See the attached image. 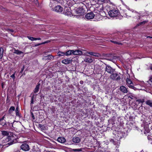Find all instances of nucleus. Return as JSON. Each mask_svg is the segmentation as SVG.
Instances as JSON below:
<instances>
[{"instance_id": "nucleus-30", "label": "nucleus", "mask_w": 152, "mask_h": 152, "mask_svg": "<svg viewBox=\"0 0 152 152\" xmlns=\"http://www.w3.org/2000/svg\"><path fill=\"white\" fill-rule=\"evenodd\" d=\"M27 37L29 39L31 40V41H33L35 40V38L29 36H27Z\"/></svg>"}, {"instance_id": "nucleus-24", "label": "nucleus", "mask_w": 152, "mask_h": 152, "mask_svg": "<svg viewBox=\"0 0 152 152\" xmlns=\"http://www.w3.org/2000/svg\"><path fill=\"white\" fill-rule=\"evenodd\" d=\"M110 41L113 43H114L115 44H117L118 45H121L122 44L120 42H118L117 41H115L114 40H110Z\"/></svg>"}, {"instance_id": "nucleus-22", "label": "nucleus", "mask_w": 152, "mask_h": 152, "mask_svg": "<svg viewBox=\"0 0 152 152\" xmlns=\"http://www.w3.org/2000/svg\"><path fill=\"white\" fill-rule=\"evenodd\" d=\"M4 52V50L2 48H0V59H2L3 57V54Z\"/></svg>"}, {"instance_id": "nucleus-9", "label": "nucleus", "mask_w": 152, "mask_h": 152, "mask_svg": "<svg viewBox=\"0 0 152 152\" xmlns=\"http://www.w3.org/2000/svg\"><path fill=\"white\" fill-rule=\"evenodd\" d=\"M72 61V60L69 59H65L63 60L62 63L64 64H70Z\"/></svg>"}, {"instance_id": "nucleus-5", "label": "nucleus", "mask_w": 152, "mask_h": 152, "mask_svg": "<svg viewBox=\"0 0 152 152\" xmlns=\"http://www.w3.org/2000/svg\"><path fill=\"white\" fill-rule=\"evenodd\" d=\"M95 16L93 12L87 13L85 15V18L87 19L90 20L93 19Z\"/></svg>"}, {"instance_id": "nucleus-12", "label": "nucleus", "mask_w": 152, "mask_h": 152, "mask_svg": "<svg viewBox=\"0 0 152 152\" xmlns=\"http://www.w3.org/2000/svg\"><path fill=\"white\" fill-rule=\"evenodd\" d=\"M57 141L61 143H64L66 142L65 139L62 137H59L57 139Z\"/></svg>"}, {"instance_id": "nucleus-34", "label": "nucleus", "mask_w": 152, "mask_h": 152, "mask_svg": "<svg viewBox=\"0 0 152 152\" xmlns=\"http://www.w3.org/2000/svg\"><path fill=\"white\" fill-rule=\"evenodd\" d=\"M110 142H112L114 145H116V143L115 141L113 139H111L110 140Z\"/></svg>"}, {"instance_id": "nucleus-25", "label": "nucleus", "mask_w": 152, "mask_h": 152, "mask_svg": "<svg viewBox=\"0 0 152 152\" xmlns=\"http://www.w3.org/2000/svg\"><path fill=\"white\" fill-rule=\"evenodd\" d=\"M65 53L64 52L59 51L58 53V55L60 57L64 55Z\"/></svg>"}, {"instance_id": "nucleus-3", "label": "nucleus", "mask_w": 152, "mask_h": 152, "mask_svg": "<svg viewBox=\"0 0 152 152\" xmlns=\"http://www.w3.org/2000/svg\"><path fill=\"white\" fill-rule=\"evenodd\" d=\"M105 71L107 73L111 74L113 72H115V69L112 67L110 66L107 64H105Z\"/></svg>"}, {"instance_id": "nucleus-11", "label": "nucleus", "mask_w": 152, "mask_h": 152, "mask_svg": "<svg viewBox=\"0 0 152 152\" xmlns=\"http://www.w3.org/2000/svg\"><path fill=\"white\" fill-rule=\"evenodd\" d=\"M120 90L121 91L124 93H126L128 92L127 88L124 86H121L120 87Z\"/></svg>"}, {"instance_id": "nucleus-15", "label": "nucleus", "mask_w": 152, "mask_h": 152, "mask_svg": "<svg viewBox=\"0 0 152 152\" xmlns=\"http://www.w3.org/2000/svg\"><path fill=\"white\" fill-rule=\"evenodd\" d=\"M5 115H4L0 119V124L2 125L3 126H7V124L6 122L4 120V123H1V121H2L4 120L5 118Z\"/></svg>"}, {"instance_id": "nucleus-17", "label": "nucleus", "mask_w": 152, "mask_h": 152, "mask_svg": "<svg viewBox=\"0 0 152 152\" xmlns=\"http://www.w3.org/2000/svg\"><path fill=\"white\" fill-rule=\"evenodd\" d=\"M145 103L147 105L150 106V107H152V100H147L145 101Z\"/></svg>"}, {"instance_id": "nucleus-10", "label": "nucleus", "mask_w": 152, "mask_h": 152, "mask_svg": "<svg viewBox=\"0 0 152 152\" xmlns=\"http://www.w3.org/2000/svg\"><path fill=\"white\" fill-rule=\"evenodd\" d=\"M77 12L80 15H83L84 13V10L82 7L79 8L78 9Z\"/></svg>"}, {"instance_id": "nucleus-31", "label": "nucleus", "mask_w": 152, "mask_h": 152, "mask_svg": "<svg viewBox=\"0 0 152 152\" xmlns=\"http://www.w3.org/2000/svg\"><path fill=\"white\" fill-rule=\"evenodd\" d=\"M93 56L96 57H99L100 56V54L98 53H93Z\"/></svg>"}, {"instance_id": "nucleus-19", "label": "nucleus", "mask_w": 152, "mask_h": 152, "mask_svg": "<svg viewBox=\"0 0 152 152\" xmlns=\"http://www.w3.org/2000/svg\"><path fill=\"white\" fill-rule=\"evenodd\" d=\"M15 110V107L14 106L11 107L9 109V113L10 114H11L13 112V111H14Z\"/></svg>"}, {"instance_id": "nucleus-38", "label": "nucleus", "mask_w": 152, "mask_h": 152, "mask_svg": "<svg viewBox=\"0 0 152 152\" xmlns=\"http://www.w3.org/2000/svg\"><path fill=\"white\" fill-rule=\"evenodd\" d=\"M15 72L12 75H11V76H10V77L13 78V79H14L15 78Z\"/></svg>"}, {"instance_id": "nucleus-39", "label": "nucleus", "mask_w": 152, "mask_h": 152, "mask_svg": "<svg viewBox=\"0 0 152 152\" xmlns=\"http://www.w3.org/2000/svg\"><path fill=\"white\" fill-rule=\"evenodd\" d=\"M31 115L32 117V119L33 120H34L35 119V118L34 115L33 113L32 112H31Z\"/></svg>"}, {"instance_id": "nucleus-40", "label": "nucleus", "mask_w": 152, "mask_h": 152, "mask_svg": "<svg viewBox=\"0 0 152 152\" xmlns=\"http://www.w3.org/2000/svg\"><path fill=\"white\" fill-rule=\"evenodd\" d=\"M71 12L70 11L68 12L65 13V14L66 15H70V14Z\"/></svg>"}, {"instance_id": "nucleus-48", "label": "nucleus", "mask_w": 152, "mask_h": 152, "mask_svg": "<svg viewBox=\"0 0 152 152\" xmlns=\"http://www.w3.org/2000/svg\"><path fill=\"white\" fill-rule=\"evenodd\" d=\"M150 69H151L152 70V65L150 66Z\"/></svg>"}, {"instance_id": "nucleus-51", "label": "nucleus", "mask_w": 152, "mask_h": 152, "mask_svg": "<svg viewBox=\"0 0 152 152\" xmlns=\"http://www.w3.org/2000/svg\"><path fill=\"white\" fill-rule=\"evenodd\" d=\"M149 37V38H152V37H150V36H148V37Z\"/></svg>"}, {"instance_id": "nucleus-32", "label": "nucleus", "mask_w": 152, "mask_h": 152, "mask_svg": "<svg viewBox=\"0 0 152 152\" xmlns=\"http://www.w3.org/2000/svg\"><path fill=\"white\" fill-rule=\"evenodd\" d=\"M137 102H139V103H143L144 102V99H138L137 100Z\"/></svg>"}, {"instance_id": "nucleus-53", "label": "nucleus", "mask_w": 152, "mask_h": 152, "mask_svg": "<svg viewBox=\"0 0 152 152\" xmlns=\"http://www.w3.org/2000/svg\"><path fill=\"white\" fill-rule=\"evenodd\" d=\"M1 123H4V122H2V121H1Z\"/></svg>"}, {"instance_id": "nucleus-16", "label": "nucleus", "mask_w": 152, "mask_h": 152, "mask_svg": "<svg viewBox=\"0 0 152 152\" xmlns=\"http://www.w3.org/2000/svg\"><path fill=\"white\" fill-rule=\"evenodd\" d=\"M53 58V56L51 55H49L48 56H45L43 59L44 60H50Z\"/></svg>"}, {"instance_id": "nucleus-20", "label": "nucleus", "mask_w": 152, "mask_h": 152, "mask_svg": "<svg viewBox=\"0 0 152 152\" xmlns=\"http://www.w3.org/2000/svg\"><path fill=\"white\" fill-rule=\"evenodd\" d=\"M14 53L18 55H20L21 53H23V52L22 51H21L20 50H16L15 49L14 50Z\"/></svg>"}, {"instance_id": "nucleus-47", "label": "nucleus", "mask_w": 152, "mask_h": 152, "mask_svg": "<svg viewBox=\"0 0 152 152\" xmlns=\"http://www.w3.org/2000/svg\"><path fill=\"white\" fill-rule=\"evenodd\" d=\"M107 0H100L102 2H105Z\"/></svg>"}, {"instance_id": "nucleus-7", "label": "nucleus", "mask_w": 152, "mask_h": 152, "mask_svg": "<svg viewBox=\"0 0 152 152\" xmlns=\"http://www.w3.org/2000/svg\"><path fill=\"white\" fill-rule=\"evenodd\" d=\"M54 10L56 12H61L63 11V8L59 5H57L54 8Z\"/></svg>"}, {"instance_id": "nucleus-33", "label": "nucleus", "mask_w": 152, "mask_h": 152, "mask_svg": "<svg viewBox=\"0 0 152 152\" xmlns=\"http://www.w3.org/2000/svg\"><path fill=\"white\" fill-rule=\"evenodd\" d=\"M128 86L129 87H130L132 89H134V87L133 86V84H132H132H129V85H128Z\"/></svg>"}, {"instance_id": "nucleus-4", "label": "nucleus", "mask_w": 152, "mask_h": 152, "mask_svg": "<svg viewBox=\"0 0 152 152\" xmlns=\"http://www.w3.org/2000/svg\"><path fill=\"white\" fill-rule=\"evenodd\" d=\"M108 14L110 17H114L117 16L119 14V13L118 10L113 9L110 10Z\"/></svg>"}, {"instance_id": "nucleus-23", "label": "nucleus", "mask_w": 152, "mask_h": 152, "mask_svg": "<svg viewBox=\"0 0 152 152\" xmlns=\"http://www.w3.org/2000/svg\"><path fill=\"white\" fill-rule=\"evenodd\" d=\"M85 61L86 62L91 63L93 62V60L91 58H87L85 59Z\"/></svg>"}, {"instance_id": "nucleus-6", "label": "nucleus", "mask_w": 152, "mask_h": 152, "mask_svg": "<svg viewBox=\"0 0 152 152\" xmlns=\"http://www.w3.org/2000/svg\"><path fill=\"white\" fill-rule=\"evenodd\" d=\"M21 149L25 151H28L29 150V147L28 145L27 144H22L20 146Z\"/></svg>"}, {"instance_id": "nucleus-50", "label": "nucleus", "mask_w": 152, "mask_h": 152, "mask_svg": "<svg viewBox=\"0 0 152 152\" xmlns=\"http://www.w3.org/2000/svg\"><path fill=\"white\" fill-rule=\"evenodd\" d=\"M105 152H110L109 151H105Z\"/></svg>"}, {"instance_id": "nucleus-2", "label": "nucleus", "mask_w": 152, "mask_h": 152, "mask_svg": "<svg viewBox=\"0 0 152 152\" xmlns=\"http://www.w3.org/2000/svg\"><path fill=\"white\" fill-rule=\"evenodd\" d=\"M110 78L113 80L117 81L121 79V77L119 74L116 72L115 71V72L112 73L109 76Z\"/></svg>"}, {"instance_id": "nucleus-21", "label": "nucleus", "mask_w": 152, "mask_h": 152, "mask_svg": "<svg viewBox=\"0 0 152 152\" xmlns=\"http://www.w3.org/2000/svg\"><path fill=\"white\" fill-rule=\"evenodd\" d=\"M73 52V50H68L66 52L65 54L66 56H69L71 55L72 54H73L72 52Z\"/></svg>"}, {"instance_id": "nucleus-42", "label": "nucleus", "mask_w": 152, "mask_h": 152, "mask_svg": "<svg viewBox=\"0 0 152 152\" xmlns=\"http://www.w3.org/2000/svg\"><path fill=\"white\" fill-rule=\"evenodd\" d=\"M7 31L9 32H14V31L12 29H8L7 30Z\"/></svg>"}, {"instance_id": "nucleus-26", "label": "nucleus", "mask_w": 152, "mask_h": 152, "mask_svg": "<svg viewBox=\"0 0 152 152\" xmlns=\"http://www.w3.org/2000/svg\"><path fill=\"white\" fill-rule=\"evenodd\" d=\"M2 134L3 135L6 136L9 134V133L7 131H2Z\"/></svg>"}, {"instance_id": "nucleus-41", "label": "nucleus", "mask_w": 152, "mask_h": 152, "mask_svg": "<svg viewBox=\"0 0 152 152\" xmlns=\"http://www.w3.org/2000/svg\"><path fill=\"white\" fill-rule=\"evenodd\" d=\"M145 21H143V22H141L139 24H137V26H139L140 25H141L142 24H145Z\"/></svg>"}, {"instance_id": "nucleus-44", "label": "nucleus", "mask_w": 152, "mask_h": 152, "mask_svg": "<svg viewBox=\"0 0 152 152\" xmlns=\"http://www.w3.org/2000/svg\"><path fill=\"white\" fill-rule=\"evenodd\" d=\"M40 39H41V38H35V40H40Z\"/></svg>"}, {"instance_id": "nucleus-45", "label": "nucleus", "mask_w": 152, "mask_h": 152, "mask_svg": "<svg viewBox=\"0 0 152 152\" xmlns=\"http://www.w3.org/2000/svg\"><path fill=\"white\" fill-rule=\"evenodd\" d=\"M83 81L81 80V81H80V84H83Z\"/></svg>"}, {"instance_id": "nucleus-28", "label": "nucleus", "mask_w": 152, "mask_h": 152, "mask_svg": "<svg viewBox=\"0 0 152 152\" xmlns=\"http://www.w3.org/2000/svg\"><path fill=\"white\" fill-rule=\"evenodd\" d=\"M15 112L16 115L18 116H19V110L18 107H17L15 109Z\"/></svg>"}, {"instance_id": "nucleus-43", "label": "nucleus", "mask_w": 152, "mask_h": 152, "mask_svg": "<svg viewBox=\"0 0 152 152\" xmlns=\"http://www.w3.org/2000/svg\"><path fill=\"white\" fill-rule=\"evenodd\" d=\"M88 53L89 54H90V55H93V52H88Z\"/></svg>"}, {"instance_id": "nucleus-37", "label": "nucleus", "mask_w": 152, "mask_h": 152, "mask_svg": "<svg viewBox=\"0 0 152 152\" xmlns=\"http://www.w3.org/2000/svg\"><path fill=\"white\" fill-rule=\"evenodd\" d=\"M148 82L149 83H152V76L150 77V78Z\"/></svg>"}, {"instance_id": "nucleus-46", "label": "nucleus", "mask_w": 152, "mask_h": 152, "mask_svg": "<svg viewBox=\"0 0 152 152\" xmlns=\"http://www.w3.org/2000/svg\"><path fill=\"white\" fill-rule=\"evenodd\" d=\"M7 125H8V126H10V123L9 122H8L7 123Z\"/></svg>"}, {"instance_id": "nucleus-13", "label": "nucleus", "mask_w": 152, "mask_h": 152, "mask_svg": "<svg viewBox=\"0 0 152 152\" xmlns=\"http://www.w3.org/2000/svg\"><path fill=\"white\" fill-rule=\"evenodd\" d=\"M72 53L74 55H80L82 53V52L79 50H73Z\"/></svg>"}, {"instance_id": "nucleus-35", "label": "nucleus", "mask_w": 152, "mask_h": 152, "mask_svg": "<svg viewBox=\"0 0 152 152\" xmlns=\"http://www.w3.org/2000/svg\"><path fill=\"white\" fill-rule=\"evenodd\" d=\"M24 68H25V66H24V65H23V67L21 69V71H20V73H22V72L24 69Z\"/></svg>"}, {"instance_id": "nucleus-27", "label": "nucleus", "mask_w": 152, "mask_h": 152, "mask_svg": "<svg viewBox=\"0 0 152 152\" xmlns=\"http://www.w3.org/2000/svg\"><path fill=\"white\" fill-rule=\"evenodd\" d=\"M83 149V148H80V149H74L72 150V151H82V150Z\"/></svg>"}, {"instance_id": "nucleus-18", "label": "nucleus", "mask_w": 152, "mask_h": 152, "mask_svg": "<svg viewBox=\"0 0 152 152\" xmlns=\"http://www.w3.org/2000/svg\"><path fill=\"white\" fill-rule=\"evenodd\" d=\"M34 94L31 97L30 103V105L31 108L33 106V104H34Z\"/></svg>"}, {"instance_id": "nucleus-29", "label": "nucleus", "mask_w": 152, "mask_h": 152, "mask_svg": "<svg viewBox=\"0 0 152 152\" xmlns=\"http://www.w3.org/2000/svg\"><path fill=\"white\" fill-rule=\"evenodd\" d=\"M126 82L128 85L131 84L132 83L131 80L129 79H127Z\"/></svg>"}, {"instance_id": "nucleus-49", "label": "nucleus", "mask_w": 152, "mask_h": 152, "mask_svg": "<svg viewBox=\"0 0 152 152\" xmlns=\"http://www.w3.org/2000/svg\"><path fill=\"white\" fill-rule=\"evenodd\" d=\"M14 152H20V151L18 150H17V151H14Z\"/></svg>"}, {"instance_id": "nucleus-14", "label": "nucleus", "mask_w": 152, "mask_h": 152, "mask_svg": "<svg viewBox=\"0 0 152 152\" xmlns=\"http://www.w3.org/2000/svg\"><path fill=\"white\" fill-rule=\"evenodd\" d=\"M40 86V83H38L37 84V85L36 87L35 88L34 90V93H36L38 92L39 90Z\"/></svg>"}, {"instance_id": "nucleus-36", "label": "nucleus", "mask_w": 152, "mask_h": 152, "mask_svg": "<svg viewBox=\"0 0 152 152\" xmlns=\"http://www.w3.org/2000/svg\"><path fill=\"white\" fill-rule=\"evenodd\" d=\"M49 42H50V41H47L45 42H42V43H41L39 44V45H42V44H45V43H48Z\"/></svg>"}, {"instance_id": "nucleus-1", "label": "nucleus", "mask_w": 152, "mask_h": 152, "mask_svg": "<svg viewBox=\"0 0 152 152\" xmlns=\"http://www.w3.org/2000/svg\"><path fill=\"white\" fill-rule=\"evenodd\" d=\"M13 137L10 136H8L7 138L5 140H3L2 143L4 144V145H7V147L9 146L12 145L14 143V141L13 140H11L12 138Z\"/></svg>"}, {"instance_id": "nucleus-52", "label": "nucleus", "mask_w": 152, "mask_h": 152, "mask_svg": "<svg viewBox=\"0 0 152 152\" xmlns=\"http://www.w3.org/2000/svg\"><path fill=\"white\" fill-rule=\"evenodd\" d=\"M39 45V44L38 45H35V46H38Z\"/></svg>"}, {"instance_id": "nucleus-8", "label": "nucleus", "mask_w": 152, "mask_h": 152, "mask_svg": "<svg viewBox=\"0 0 152 152\" xmlns=\"http://www.w3.org/2000/svg\"><path fill=\"white\" fill-rule=\"evenodd\" d=\"M72 140L74 142L78 143L80 142L81 139L80 137L75 136L72 137Z\"/></svg>"}]
</instances>
